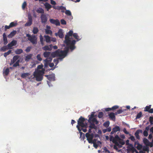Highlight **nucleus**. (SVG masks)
Instances as JSON below:
<instances>
[{"label":"nucleus","mask_w":153,"mask_h":153,"mask_svg":"<svg viewBox=\"0 0 153 153\" xmlns=\"http://www.w3.org/2000/svg\"><path fill=\"white\" fill-rule=\"evenodd\" d=\"M36 58L37 59L40 61H41L42 60V59L41 57V56L40 54H38L37 55Z\"/></svg>","instance_id":"obj_46"},{"label":"nucleus","mask_w":153,"mask_h":153,"mask_svg":"<svg viewBox=\"0 0 153 153\" xmlns=\"http://www.w3.org/2000/svg\"><path fill=\"white\" fill-rule=\"evenodd\" d=\"M149 121L151 124H152L153 122V116L149 117Z\"/></svg>","instance_id":"obj_61"},{"label":"nucleus","mask_w":153,"mask_h":153,"mask_svg":"<svg viewBox=\"0 0 153 153\" xmlns=\"http://www.w3.org/2000/svg\"><path fill=\"white\" fill-rule=\"evenodd\" d=\"M143 134L144 136L147 137L148 135V133L147 131L145 130L143 132Z\"/></svg>","instance_id":"obj_60"},{"label":"nucleus","mask_w":153,"mask_h":153,"mask_svg":"<svg viewBox=\"0 0 153 153\" xmlns=\"http://www.w3.org/2000/svg\"><path fill=\"white\" fill-rule=\"evenodd\" d=\"M77 124L78 125L76 126H78L79 128L80 127L82 128H87L88 127L87 119H85L82 116L78 119Z\"/></svg>","instance_id":"obj_4"},{"label":"nucleus","mask_w":153,"mask_h":153,"mask_svg":"<svg viewBox=\"0 0 153 153\" xmlns=\"http://www.w3.org/2000/svg\"><path fill=\"white\" fill-rule=\"evenodd\" d=\"M31 49V47L30 46H29L27 47L26 49L25 50V51H26V52L28 53L29 52Z\"/></svg>","instance_id":"obj_53"},{"label":"nucleus","mask_w":153,"mask_h":153,"mask_svg":"<svg viewBox=\"0 0 153 153\" xmlns=\"http://www.w3.org/2000/svg\"><path fill=\"white\" fill-rule=\"evenodd\" d=\"M89 128L91 129H96L97 127L94 123H90V125L89 126Z\"/></svg>","instance_id":"obj_31"},{"label":"nucleus","mask_w":153,"mask_h":153,"mask_svg":"<svg viewBox=\"0 0 153 153\" xmlns=\"http://www.w3.org/2000/svg\"><path fill=\"white\" fill-rule=\"evenodd\" d=\"M23 52V50L22 49H17L15 51V52L16 54H20Z\"/></svg>","instance_id":"obj_27"},{"label":"nucleus","mask_w":153,"mask_h":153,"mask_svg":"<svg viewBox=\"0 0 153 153\" xmlns=\"http://www.w3.org/2000/svg\"><path fill=\"white\" fill-rule=\"evenodd\" d=\"M28 40L33 45H36L37 43V38L36 36L34 35H32L30 38H28Z\"/></svg>","instance_id":"obj_9"},{"label":"nucleus","mask_w":153,"mask_h":153,"mask_svg":"<svg viewBox=\"0 0 153 153\" xmlns=\"http://www.w3.org/2000/svg\"><path fill=\"white\" fill-rule=\"evenodd\" d=\"M19 58V56L16 55L14 56L13 57L12 59L13 63H14Z\"/></svg>","instance_id":"obj_29"},{"label":"nucleus","mask_w":153,"mask_h":153,"mask_svg":"<svg viewBox=\"0 0 153 153\" xmlns=\"http://www.w3.org/2000/svg\"><path fill=\"white\" fill-rule=\"evenodd\" d=\"M12 51L11 50H9L7 52L5 53H4V56L5 57H6L7 56L9 55L11 53Z\"/></svg>","instance_id":"obj_38"},{"label":"nucleus","mask_w":153,"mask_h":153,"mask_svg":"<svg viewBox=\"0 0 153 153\" xmlns=\"http://www.w3.org/2000/svg\"><path fill=\"white\" fill-rule=\"evenodd\" d=\"M9 49L8 48V47H7V46H4L0 49V50L1 51H3L4 52L6 51V50Z\"/></svg>","instance_id":"obj_24"},{"label":"nucleus","mask_w":153,"mask_h":153,"mask_svg":"<svg viewBox=\"0 0 153 153\" xmlns=\"http://www.w3.org/2000/svg\"><path fill=\"white\" fill-rule=\"evenodd\" d=\"M45 33L46 34H50V35H51L52 34V31L51 30L48 29H45Z\"/></svg>","instance_id":"obj_34"},{"label":"nucleus","mask_w":153,"mask_h":153,"mask_svg":"<svg viewBox=\"0 0 153 153\" xmlns=\"http://www.w3.org/2000/svg\"><path fill=\"white\" fill-rule=\"evenodd\" d=\"M60 21L61 24L63 25H66V22L64 19H62Z\"/></svg>","instance_id":"obj_54"},{"label":"nucleus","mask_w":153,"mask_h":153,"mask_svg":"<svg viewBox=\"0 0 153 153\" xmlns=\"http://www.w3.org/2000/svg\"><path fill=\"white\" fill-rule=\"evenodd\" d=\"M69 50L68 47H66L65 48L63 51L60 50L58 49L54 52H52L51 54V56L53 58L56 56H59L64 58L67 55Z\"/></svg>","instance_id":"obj_1"},{"label":"nucleus","mask_w":153,"mask_h":153,"mask_svg":"<svg viewBox=\"0 0 153 153\" xmlns=\"http://www.w3.org/2000/svg\"><path fill=\"white\" fill-rule=\"evenodd\" d=\"M3 37L4 42V45H6L8 43L7 39L5 33H4L3 34Z\"/></svg>","instance_id":"obj_17"},{"label":"nucleus","mask_w":153,"mask_h":153,"mask_svg":"<svg viewBox=\"0 0 153 153\" xmlns=\"http://www.w3.org/2000/svg\"><path fill=\"white\" fill-rule=\"evenodd\" d=\"M103 115V113L102 112H100L98 115V117L99 118H102Z\"/></svg>","instance_id":"obj_50"},{"label":"nucleus","mask_w":153,"mask_h":153,"mask_svg":"<svg viewBox=\"0 0 153 153\" xmlns=\"http://www.w3.org/2000/svg\"><path fill=\"white\" fill-rule=\"evenodd\" d=\"M32 24L30 23L27 22L26 24H25V26H30Z\"/></svg>","instance_id":"obj_64"},{"label":"nucleus","mask_w":153,"mask_h":153,"mask_svg":"<svg viewBox=\"0 0 153 153\" xmlns=\"http://www.w3.org/2000/svg\"><path fill=\"white\" fill-rule=\"evenodd\" d=\"M142 112L141 111L139 112V113H138L137 114V115L136 119H139L142 116Z\"/></svg>","instance_id":"obj_45"},{"label":"nucleus","mask_w":153,"mask_h":153,"mask_svg":"<svg viewBox=\"0 0 153 153\" xmlns=\"http://www.w3.org/2000/svg\"><path fill=\"white\" fill-rule=\"evenodd\" d=\"M36 12L38 13H41L43 14L44 13V10L42 8H39L36 10Z\"/></svg>","instance_id":"obj_28"},{"label":"nucleus","mask_w":153,"mask_h":153,"mask_svg":"<svg viewBox=\"0 0 153 153\" xmlns=\"http://www.w3.org/2000/svg\"><path fill=\"white\" fill-rule=\"evenodd\" d=\"M44 37L47 43H49L51 41V37L49 36L45 35Z\"/></svg>","instance_id":"obj_20"},{"label":"nucleus","mask_w":153,"mask_h":153,"mask_svg":"<svg viewBox=\"0 0 153 153\" xmlns=\"http://www.w3.org/2000/svg\"><path fill=\"white\" fill-rule=\"evenodd\" d=\"M66 10V8L65 7H64L62 6L60 10H61V12H62L64 13L65 12V10Z\"/></svg>","instance_id":"obj_58"},{"label":"nucleus","mask_w":153,"mask_h":153,"mask_svg":"<svg viewBox=\"0 0 153 153\" xmlns=\"http://www.w3.org/2000/svg\"><path fill=\"white\" fill-rule=\"evenodd\" d=\"M120 139V138L118 135H116L114 137L112 136H110V140L111 141H112V142L115 144L118 145L119 143L118 142H118Z\"/></svg>","instance_id":"obj_6"},{"label":"nucleus","mask_w":153,"mask_h":153,"mask_svg":"<svg viewBox=\"0 0 153 153\" xmlns=\"http://www.w3.org/2000/svg\"><path fill=\"white\" fill-rule=\"evenodd\" d=\"M118 142L119 144L120 145H121L122 146V145H124L125 143V142L124 140L121 138L120 139Z\"/></svg>","instance_id":"obj_33"},{"label":"nucleus","mask_w":153,"mask_h":153,"mask_svg":"<svg viewBox=\"0 0 153 153\" xmlns=\"http://www.w3.org/2000/svg\"><path fill=\"white\" fill-rule=\"evenodd\" d=\"M85 137L87 138V140L90 143L92 142V140L94 138V134L93 133L90 134L89 133H87L85 134Z\"/></svg>","instance_id":"obj_8"},{"label":"nucleus","mask_w":153,"mask_h":153,"mask_svg":"<svg viewBox=\"0 0 153 153\" xmlns=\"http://www.w3.org/2000/svg\"><path fill=\"white\" fill-rule=\"evenodd\" d=\"M115 115V113L111 112L109 114V118L112 120L115 121L116 119Z\"/></svg>","instance_id":"obj_16"},{"label":"nucleus","mask_w":153,"mask_h":153,"mask_svg":"<svg viewBox=\"0 0 153 153\" xmlns=\"http://www.w3.org/2000/svg\"><path fill=\"white\" fill-rule=\"evenodd\" d=\"M129 139H130L132 141L135 142L136 140L134 137L133 136L131 135V136L129 138Z\"/></svg>","instance_id":"obj_49"},{"label":"nucleus","mask_w":153,"mask_h":153,"mask_svg":"<svg viewBox=\"0 0 153 153\" xmlns=\"http://www.w3.org/2000/svg\"><path fill=\"white\" fill-rule=\"evenodd\" d=\"M26 5H27L26 2L25 1L22 4V9H25V7H26Z\"/></svg>","instance_id":"obj_57"},{"label":"nucleus","mask_w":153,"mask_h":153,"mask_svg":"<svg viewBox=\"0 0 153 153\" xmlns=\"http://www.w3.org/2000/svg\"><path fill=\"white\" fill-rule=\"evenodd\" d=\"M76 127L78 129V130L79 133L80 134V137H81L82 136V135L83 134V135H84V134L82 132H81V130L80 129V128H79L78 126H76Z\"/></svg>","instance_id":"obj_41"},{"label":"nucleus","mask_w":153,"mask_h":153,"mask_svg":"<svg viewBox=\"0 0 153 153\" xmlns=\"http://www.w3.org/2000/svg\"><path fill=\"white\" fill-rule=\"evenodd\" d=\"M51 53L49 51H45L43 53V56L45 58L48 57L50 55H51Z\"/></svg>","instance_id":"obj_22"},{"label":"nucleus","mask_w":153,"mask_h":153,"mask_svg":"<svg viewBox=\"0 0 153 153\" xmlns=\"http://www.w3.org/2000/svg\"><path fill=\"white\" fill-rule=\"evenodd\" d=\"M49 21L51 23L53 24H54L56 26H60V25L59 21L57 19H50Z\"/></svg>","instance_id":"obj_12"},{"label":"nucleus","mask_w":153,"mask_h":153,"mask_svg":"<svg viewBox=\"0 0 153 153\" xmlns=\"http://www.w3.org/2000/svg\"><path fill=\"white\" fill-rule=\"evenodd\" d=\"M73 36L74 37V38L76 39L77 40V41H78L80 40V39H79V37L78 36L77 34L76 33H74L73 34Z\"/></svg>","instance_id":"obj_36"},{"label":"nucleus","mask_w":153,"mask_h":153,"mask_svg":"<svg viewBox=\"0 0 153 153\" xmlns=\"http://www.w3.org/2000/svg\"><path fill=\"white\" fill-rule=\"evenodd\" d=\"M143 143L146 145V146H147L149 142V140L146 138H144L143 139Z\"/></svg>","instance_id":"obj_35"},{"label":"nucleus","mask_w":153,"mask_h":153,"mask_svg":"<svg viewBox=\"0 0 153 153\" xmlns=\"http://www.w3.org/2000/svg\"><path fill=\"white\" fill-rule=\"evenodd\" d=\"M45 71V69H42L41 70H37L34 72L33 75L36 78L37 81H41L42 80Z\"/></svg>","instance_id":"obj_3"},{"label":"nucleus","mask_w":153,"mask_h":153,"mask_svg":"<svg viewBox=\"0 0 153 153\" xmlns=\"http://www.w3.org/2000/svg\"><path fill=\"white\" fill-rule=\"evenodd\" d=\"M19 60H18L15 63H14L13 65V66L14 67H16L18 66H19Z\"/></svg>","instance_id":"obj_44"},{"label":"nucleus","mask_w":153,"mask_h":153,"mask_svg":"<svg viewBox=\"0 0 153 153\" xmlns=\"http://www.w3.org/2000/svg\"><path fill=\"white\" fill-rule=\"evenodd\" d=\"M9 72V70L8 68H7L4 71V73L6 76H7Z\"/></svg>","instance_id":"obj_43"},{"label":"nucleus","mask_w":153,"mask_h":153,"mask_svg":"<svg viewBox=\"0 0 153 153\" xmlns=\"http://www.w3.org/2000/svg\"><path fill=\"white\" fill-rule=\"evenodd\" d=\"M32 56V54H29L27 55L26 56L25 58V60L26 61H28L30 59Z\"/></svg>","instance_id":"obj_25"},{"label":"nucleus","mask_w":153,"mask_h":153,"mask_svg":"<svg viewBox=\"0 0 153 153\" xmlns=\"http://www.w3.org/2000/svg\"><path fill=\"white\" fill-rule=\"evenodd\" d=\"M120 127L117 126H116L112 128V131L111 132V134H113L114 133L120 131Z\"/></svg>","instance_id":"obj_15"},{"label":"nucleus","mask_w":153,"mask_h":153,"mask_svg":"<svg viewBox=\"0 0 153 153\" xmlns=\"http://www.w3.org/2000/svg\"><path fill=\"white\" fill-rule=\"evenodd\" d=\"M142 133L143 131L142 130L138 129L134 133V135L135 136L137 139L138 140H139L140 139V137L139 135V134L140 133L142 134Z\"/></svg>","instance_id":"obj_14"},{"label":"nucleus","mask_w":153,"mask_h":153,"mask_svg":"<svg viewBox=\"0 0 153 153\" xmlns=\"http://www.w3.org/2000/svg\"><path fill=\"white\" fill-rule=\"evenodd\" d=\"M73 31L72 30H70L68 32L67 34H68L70 36H71L72 35L73 36Z\"/></svg>","instance_id":"obj_55"},{"label":"nucleus","mask_w":153,"mask_h":153,"mask_svg":"<svg viewBox=\"0 0 153 153\" xmlns=\"http://www.w3.org/2000/svg\"><path fill=\"white\" fill-rule=\"evenodd\" d=\"M119 107L117 105H114L111 108V110L114 111L116 109L118 108Z\"/></svg>","instance_id":"obj_51"},{"label":"nucleus","mask_w":153,"mask_h":153,"mask_svg":"<svg viewBox=\"0 0 153 153\" xmlns=\"http://www.w3.org/2000/svg\"><path fill=\"white\" fill-rule=\"evenodd\" d=\"M93 146L95 148L97 149L99 146V145L97 143H93Z\"/></svg>","instance_id":"obj_62"},{"label":"nucleus","mask_w":153,"mask_h":153,"mask_svg":"<svg viewBox=\"0 0 153 153\" xmlns=\"http://www.w3.org/2000/svg\"><path fill=\"white\" fill-rule=\"evenodd\" d=\"M124 111V110H122L121 109H120L118 110L117 112H116L115 113V114L117 115V114H120L122 113Z\"/></svg>","instance_id":"obj_42"},{"label":"nucleus","mask_w":153,"mask_h":153,"mask_svg":"<svg viewBox=\"0 0 153 153\" xmlns=\"http://www.w3.org/2000/svg\"><path fill=\"white\" fill-rule=\"evenodd\" d=\"M16 30H13L8 35V37L9 38H11L13 37L16 33Z\"/></svg>","instance_id":"obj_21"},{"label":"nucleus","mask_w":153,"mask_h":153,"mask_svg":"<svg viewBox=\"0 0 153 153\" xmlns=\"http://www.w3.org/2000/svg\"><path fill=\"white\" fill-rule=\"evenodd\" d=\"M45 76L47 77L49 81H47V84L50 87L52 85H51L50 82L54 81L55 80V76L54 75H45Z\"/></svg>","instance_id":"obj_7"},{"label":"nucleus","mask_w":153,"mask_h":153,"mask_svg":"<svg viewBox=\"0 0 153 153\" xmlns=\"http://www.w3.org/2000/svg\"><path fill=\"white\" fill-rule=\"evenodd\" d=\"M60 59V58H58V59H55L53 60V62L57 65L59 63V59Z\"/></svg>","instance_id":"obj_56"},{"label":"nucleus","mask_w":153,"mask_h":153,"mask_svg":"<svg viewBox=\"0 0 153 153\" xmlns=\"http://www.w3.org/2000/svg\"><path fill=\"white\" fill-rule=\"evenodd\" d=\"M28 22L32 24V16L30 14H28Z\"/></svg>","instance_id":"obj_30"},{"label":"nucleus","mask_w":153,"mask_h":153,"mask_svg":"<svg viewBox=\"0 0 153 153\" xmlns=\"http://www.w3.org/2000/svg\"><path fill=\"white\" fill-rule=\"evenodd\" d=\"M151 105L149 106H147L145 108V109L144 110L145 111H149L150 109L151 108Z\"/></svg>","instance_id":"obj_52"},{"label":"nucleus","mask_w":153,"mask_h":153,"mask_svg":"<svg viewBox=\"0 0 153 153\" xmlns=\"http://www.w3.org/2000/svg\"><path fill=\"white\" fill-rule=\"evenodd\" d=\"M44 6L45 8L47 9V11H48L52 7V6L47 2H46L45 3Z\"/></svg>","instance_id":"obj_19"},{"label":"nucleus","mask_w":153,"mask_h":153,"mask_svg":"<svg viewBox=\"0 0 153 153\" xmlns=\"http://www.w3.org/2000/svg\"><path fill=\"white\" fill-rule=\"evenodd\" d=\"M52 60V58L51 57H48L47 58L44 60L45 62V66H47V64L48 62H51Z\"/></svg>","instance_id":"obj_18"},{"label":"nucleus","mask_w":153,"mask_h":153,"mask_svg":"<svg viewBox=\"0 0 153 153\" xmlns=\"http://www.w3.org/2000/svg\"><path fill=\"white\" fill-rule=\"evenodd\" d=\"M17 23L16 22H12L10 24V25L11 27L16 26L17 25Z\"/></svg>","instance_id":"obj_37"},{"label":"nucleus","mask_w":153,"mask_h":153,"mask_svg":"<svg viewBox=\"0 0 153 153\" xmlns=\"http://www.w3.org/2000/svg\"><path fill=\"white\" fill-rule=\"evenodd\" d=\"M109 121H107L104 123L103 126L107 128L109 126Z\"/></svg>","instance_id":"obj_40"},{"label":"nucleus","mask_w":153,"mask_h":153,"mask_svg":"<svg viewBox=\"0 0 153 153\" xmlns=\"http://www.w3.org/2000/svg\"><path fill=\"white\" fill-rule=\"evenodd\" d=\"M30 75V74L28 73H23L22 74L21 77L23 78H25Z\"/></svg>","instance_id":"obj_23"},{"label":"nucleus","mask_w":153,"mask_h":153,"mask_svg":"<svg viewBox=\"0 0 153 153\" xmlns=\"http://www.w3.org/2000/svg\"><path fill=\"white\" fill-rule=\"evenodd\" d=\"M65 13L68 16H71V11L68 10H65Z\"/></svg>","instance_id":"obj_48"},{"label":"nucleus","mask_w":153,"mask_h":153,"mask_svg":"<svg viewBox=\"0 0 153 153\" xmlns=\"http://www.w3.org/2000/svg\"><path fill=\"white\" fill-rule=\"evenodd\" d=\"M43 66L42 64H41V65H39L37 66V69H38V70L40 69H42H42H43L42 68Z\"/></svg>","instance_id":"obj_59"},{"label":"nucleus","mask_w":153,"mask_h":153,"mask_svg":"<svg viewBox=\"0 0 153 153\" xmlns=\"http://www.w3.org/2000/svg\"><path fill=\"white\" fill-rule=\"evenodd\" d=\"M86 128H87L81 127V128H80V129H81V131L82 130L84 132H86L87 131Z\"/></svg>","instance_id":"obj_63"},{"label":"nucleus","mask_w":153,"mask_h":153,"mask_svg":"<svg viewBox=\"0 0 153 153\" xmlns=\"http://www.w3.org/2000/svg\"><path fill=\"white\" fill-rule=\"evenodd\" d=\"M39 30L38 28L37 27H33V29L32 30L33 33L34 34H36L38 32Z\"/></svg>","instance_id":"obj_26"},{"label":"nucleus","mask_w":153,"mask_h":153,"mask_svg":"<svg viewBox=\"0 0 153 153\" xmlns=\"http://www.w3.org/2000/svg\"><path fill=\"white\" fill-rule=\"evenodd\" d=\"M42 49L45 51H51V49L49 48L48 45H45L42 48Z\"/></svg>","instance_id":"obj_32"},{"label":"nucleus","mask_w":153,"mask_h":153,"mask_svg":"<svg viewBox=\"0 0 153 153\" xmlns=\"http://www.w3.org/2000/svg\"><path fill=\"white\" fill-rule=\"evenodd\" d=\"M55 35L56 36H58L60 38L62 39L64 37V35L63 30L61 29H59L57 33H55Z\"/></svg>","instance_id":"obj_10"},{"label":"nucleus","mask_w":153,"mask_h":153,"mask_svg":"<svg viewBox=\"0 0 153 153\" xmlns=\"http://www.w3.org/2000/svg\"><path fill=\"white\" fill-rule=\"evenodd\" d=\"M117 147H118L119 148H121L122 147V146H121V145H120L119 144L118 145H117L115 144V145L114 146L113 148L114 149L116 150H118Z\"/></svg>","instance_id":"obj_39"},{"label":"nucleus","mask_w":153,"mask_h":153,"mask_svg":"<svg viewBox=\"0 0 153 153\" xmlns=\"http://www.w3.org/2000/svg\"><path fill=\"white\" fill-rule=\"evenodd\" d=\"M89 116L88 120V121L90 123H94L97 125L98 124V121L97 120L96 118H94V113L93 114H92L90 115H89Z\"/></svg>","instance_id":"obj_5"},{"label":"nucleus","mask_w":153,"mask_h":153,"mask_svg":"<svg viewBox=\"0 0 153 153\" xmlns=\"http://www.w3.org/2000/svg\"><path fill=\"white\" fill-rule=\"evenodd\" d=\"M17 43V41L16 40H12L11 42L9 43L7 45V47H8V48L11 49L12 48V47L13 46L16 45Z\"/></svg>","instance_id":"obj_13"},{"label":"nucleus","mask_w":153,"mask_h":153,"mask_svg":"<svg viewBox=\"0 0 153 153\" xmlns=\"http://www.w3.org/2000/svg\"><path fill=\"white\" fill-rule=\"evenodd\" d=\"M143 150L145 152H148L149 151V148L147 146H144L143 148Z\"/></svg>","instance_id":"obj_47"},{"label":"nucleus","mask_w":153,"mask_h":153,"mask_svg":"<svg viewBox=\"0 0 153 153\" xmlns=\"http://www.w3.org/2000/svg\"><path fill=\"white\" fill-rule=\"evenodd\" d=\"M40 18L41 22L42 23H45L48 20L47 17L45 14H41Z\"/></svg>","instance_id":"obj_11"},{"label":"nucleus","mask_w":153,"mask_h":153,"mask_svg":"<svg viewBox=\"0 0 153 153\" xmlns=\"http://www.w3.org/2000/svg\"><path fill=\"white\" fill-rule=\"evenodd\" d=\"M70 37L68 34L66 35L64 42L66 44V47H68L69 49H70L72 51L76 48L75 45L76 41L75 40H71L70 39L71 38Z\"/></svg>","instance_id":"obj_2"}]
</instances>
